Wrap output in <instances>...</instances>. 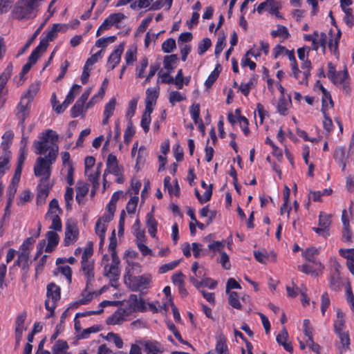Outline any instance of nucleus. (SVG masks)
<instances>
[{
	"instance_id": "nucleus-1",
	"label": "nucleus",
	"mask_w": 354,
	"mask_h": 354,
	"mask_svg": "<svg viewBox=\"0 0 354 354\" xmlns=\"http://www.w3.org/2000/svg\"><path fill=\"white\" fill-rule=\"evenodd\" d=\"M57 140L58 135L56 132L47 129L41 133L39 140L33 142L35 153L40 155L36 159L34 174L37 177H41V183L49 182L52 165L55 163L58 154V147L53 145Z\"/></svg>"
},
{
	"instance_id": "nucleus-2",
	"label": "nucleus",
	"mask_w": 354,
	"mask_h": 354,
	"mask_svg": "<svg viewBox=\"0 0 354 354\" xmlns=\"http://www.w3.org/2000/svg\"><path fill=\"white\" fill-rule=\"evenodd\" d=\"M21 5L17 8L16 14L19 19H30L36 15L37 8L43 0H21Z\"/></svg>"
},
{
	"instance_id": "nucleus-3",
	"label": "nucleus",
	"mask_w": 354,
	"mask_h": 354,
	"mask_svg": "<svg viewBox=\"0 0 354 354\" xmlns=\"http://www.w3.org/2000/svg\"><path fill=\"white\" fill-rule=\"evenodd\" d=\"M60 292L59 286L54 283H50L47 286L46 296L48 299L45 301V307L46 310L50 312V314L47 316L48 318L53 315L56 302L60 299Z\"/></svg>"
},
{
	"instance_id": "nucleus-4",
	"label": "nucleus",
	"mask_w": 354,
	"mask_h": 354,
	"mask_svg": "<svg viewBox=\"0 0 354 354\" xmlns=\"http://www.w3.org/2000/svg\"><path fill=\"white\" fill-rule=\"evenodd\" d=\"M128 286L132 291H138L143 289H147L149 287L151 282V276L149 274L139 275V276H130L128 279Z\"/></svg>"
},
{
	"instance_id": "nucleus-5",
	"label": "nucleus",
	"mask_w": 354,
	"mask_h": 354,
	"mask_svg": "<svg viewBox=\"0 0 354 354\" xmlns=\"http://www.w3.org/2000/svg\"><path fill=\"white\" fill-rule=\"evenodd\" d=\"M62 26L59 24H54L53 28L47 32L46 36L41 39L39 44L35 48L41 53L46 50L49 41L54 40L57 32L61 30Z\"/></svg>"
},
{
	"instance_id": "nucleus-6",
	"label": "nucleus",
	"mask_w": 354,
	"mask_h": 354,
	"mask_svg": "<svg viewBox=\"0 0 354 354\" xmlns=\"http://www.w3.org/2000/svg\"><path fill=\"white\" fill-rule=\"evenodd\" d=\"M30 113V101L25 102V99H21L17 107L16 116L19 120L18 126L21 127L22 132L25 130V120Z\"/></svg>"
},
{
	"instance_id": "nucleus-7",
	"label": "nucleus",
	"mask_w": 354,
	"mask_h": 354,
	"mask_svg": "<svg viewBox=\"0 0 354 354\" xmlns=\"http://www.w3.org/2000/svg\"><path fill=\"white\" fill-rule=\"evenodd\" d=\"M79 237V229L73 221H67L65 229L64 245L66 246L74 243Z\"/></svg>"
},
{
	"instance_id": "nucleus-8",
	"label": "nucleus",
	"mask_w": 354,
	"mask_h": 354,
	"mask_svg": "<svg viewBox=\"0 0 354 354\" xmlns=\"http://www.w3.org/2000/svg\"><path fill=\"white\" fill-rule=\"evenodd\" d=\"M330 224V216L321 212L319 216V227H313V230L319 235L326 238L329 236L328 231Z\"/></svg>"
},
{
	"instance_id": "nucleus-9",
	"label": "nucleus",
	"mask_w": 354,
	"mask_h": 354,
	"mask_svg": "<svg viewBox=\"0 0 354 354\" xmlns=\"http://www.w3.org/2000/svg\"><path fill=\"white\" fill-rule=\"evenodd\" d=\"M107 173L113 174L115 176H120L122 173L120 167L118 165L117 158L112 153L109 154L107 157L106 169H105L103 175L104 188H105L107 183L106 180V175Z\"/></svg>"
},
{
	"instance_id": "nucleus-10",
	"label": "nucleus",
	"mask_w": 354,
	"mask_h": 354,
	"mask_svg": "<svg viewBox=\"0 0 354 354\" xmlns=\"http://www.w3.org/2000/svg\"><path fill=\"white\" fill-rule=\"evenodd\" d=\"M127 304L131 312H146L147 307L145 300L137 295H130Z\"/></svg>"
},
{
	"instance_id": "nucleus-11",
	"label": "nucleus",
	"mask_w": 354,
	"mask_h": 354,
	"mask_svg": "<svg viewBox=\"0 0 354 354\" xmlns=\"http://www.w3.org/2000/svg\"><path fill=\"white\" fill-rule=\"evenodd\" d=\"M81 271L86 279V288H89L95 281L94 261L81 262Z\"/></svg>"
},
{
	"instance_id": "nucleus-12",
	"label": "nucleus",
	"mask_w": 354,
	"mask_h": 354,
	"mask_svg": "<svg viewBox=\"0 0 354 354\" xmlns=\"http://www.w3.org/2000/svg\"><path fill=\"white\" fill-rule=\"evenodd\" d=\"M124 48V44L122 43L120 44L110 55L108 59V64L111 65V70H113L119 64Z\"/></svg>"
},
{
	"instance_id": "nucleus-13",
	"label": "nucleus",
	"mask_w": 354,
	"mask_h": 354,
	"mask_svg": "<svg viewBox=\"0 0 354 354\" xmlns=\"http://www.w3.org/2000/svg\"><path fill=\"white\" fill-rule=\"evenodd\" d=\"M119 264L111 263L104 266V275L110 279L111 283L116 282L119 279L120 270Z\"/></svg>"
},
{
	"instance_id": "nucleus-14",
	"label": "nucleus",
	"mask_w": 354,
	"mask_h": 354,
	"mask_svg": "<svg viewBox=\"0 0 354 354\" xmlns=\"http://www.w3.org/2000/svg\"><path fill=\"white\" fill-rule=\"evenodd\" d=\"M50 189V183H41L39 182L38 185V192L37 195V203L38 205L44 203L46 199L49 194V190Z\"/></svg>"
},
{
	"instance_id": "nucleus-15",
	"label": "nucleus",
	"mask_w": 354,
	"mask_h": 354,
	"mask_svg": "<svg viewBox=\"0 0 354 354\" xmlns=\"http://www.w3.org/2000/svg\"><path fill=\"white\" fill-rule=\"evenodd\" d=\"M146 225L149 234L153 238L156 237L157 233L158 222L154 218L153 209L148 212L146 216Z\"/></svg>"
},
{
	"instance_id": "nucleus-16",
	"label": "nucleus",
	"mask_w": 354,
	"mask_h": 354,
	"mask_svg": "<svg viewBox=\"0 0 354 354\" xmlns=\"http://www.w3.org/2000/svg\"><path fill=\"white\" fill-rule=\"evenodd\" d=\"M144 351L146 354H162V345L156 341H146L144 343Z\"/></svg>"
},
{
	"instance_id": "nucleus-17",
	"label": "nucleus",
	"mask_w": 354,
	"mask_h": 354,
	"mask_svg": "<svg viewBox=\"0 0 354 354\" xmlns=\"http://www.w3.org/2000/svg\"><path fill=\"white\" fill-rule=\"evenodd\" d=\"M288 333L285 328L277 335L276 340L279 345H282L283 348L288 352H292L293 348L290 343L287 342Z\"/></svg>"
},
{
	"instance_id": "nucleus-18",
	"label": "nucleus",
	"mask_w": 354,
	"mask_h": 354,
	"mask_svg": "<svg viewBox=\"0 0 354 354\" xmlns=\"http://www.w3.org/2000/svg\"><path fill=\"white\" fill-rule=\"evenodd\" d=\"M41 53L37 50L36 48H35L32 52L31 53L30 55L28 57V62L24 65L21 72V76H24L25 74H26L31 68L32 66L35 64L39 57H40Z\"/></svg>"
},
{
	"instance_id": "nucleus-19",
	"label": "nucleus",
	"mask_w": 354,
	"mask_h": 354,
	"mask_svg": "<svg viewBox=\"0 0 354 354\" xmlns=\"http://www.w3.org/2000/svg\"><path fill=\"white\" fill-rule=\"evenodd\" d=\"M348 76L347 71H338L337 73L334 75V77L330 79L333 84L336 85H341L343 89L348 93V86L346 82V80Z\"/></svg>"
},
{
	"instance_id": "nucleus-20",
	"label": "nucleus",
	"mask_w": 354,
	"mask_h": 354,
	"mask_svg": "<svg viewBox=\"0 0 354 354\" xmlns=\"http://www.w3.org/2000/svg\"><path fill=\"white\" fill-rule=\"evenodd\" d=\"M12 69V64L10 63L5 68L4 71L0 75V95L6 93L4 90L5 86L11 76Z\"/></svg>"
},
{
	"instance_id": "nucleus-21",
	"label": "nucleus",
	"mask_w": 354,
	"mask_h": 354,
	"mask_svg": "<svg viewBox=\"0 0 354 354\" xmlns=\"http://www.w3.org/2000/svg\"><path fill=\"white\" fill-rule=\"evenodd\" d=\"M48 244L45 248L46 252H51L59 243V236L53 231H49L46 234Z\"/></svg>"
},
{
	"instance_id": "nucleus-22",
	"label": "nucleus",
	"mask_w": 354,
	"mask_h": 354,
	"mask_svg": "<svg viewBox=\"0 0 354 354\" xmlns=\"http://www.w3.org/2000/svg\"><path fill=\"white\" fill-rule=\"evenodd\" d=\"M319 250L315 247H311L307 248L304 254V257L308 261H311L313 263H315L317 266H318L320 270H322L324 268L323 265L320 262H317L315 261V256H317L319 254Z\"/></svg>"
},
{
	"instance_id": "nucleus-23",
	"label": "nucleus",
	"mask_w": 354,
	"mask_h": 354,
	"mask_svg": "<svg viewBox=\"0 0 354 354\" xmlns=\"http://www.w3.org/2000/svg\"><path fill=\"white\" fill-rule=\"evenodd\" d=\"M339 339L342 346L338 347V349L339 351L340 354H343L344 353L346 352L348 350H349V345H350V338L348 332H339L338 333H336Z\"/></svg>"
},
{
	"instance_id": "nucleus-24",
	"label": "nucleus",
	"mask_w": 354,
	"mask_h": 354,
	"mask_svg": "<svg viewBox=\"0 0 354 354\" xmlns=\"http://www.w3.org/2000/svg\"><path fill=\"white\" fill-rule=\"evenodd\" d=\"M215 350L217 354H229L226 338L223 335L216 337Z\"/></svg>"
},
{
	"instance_id": "nucleus-25",
	"label": "nucleus",
	"mask_w": 354,
	"mask_h": 354,
	"mask_svg": "<svg viewBox=\"0 0 354 354\" xmlns=\"http://www.w3.org/2000/svg\"><path fill=\"white\" fill-rule=\"evenodd\" d=\"M124 321V311L116 310L111 316L106 319L108 325L120 324Z\"/></svg>"
},
{
	"instance_id": "nucleus-26",
	"label": "nucleus",
	"mask_w": 354,
	"mask_h": 354,
	"mask_svg": "<svg viewBox=\"0 0 354 354\" xmlns=\"http://www.w3.org/2000/svg\"><path fill=\"white\" fill-rule=\"evenodd\" d=\"M333 157L339 164L342 165L344 169L346 167V160L347 158L345 149L342 147H336L334 151Z\"/></svg>"
},
{
	"instance_id": "nucleus-27",
	"label": "nucleus",
	"mask_w": 354,
	"mask_h": 354,
	"mask_svg": "<svg viewBox=\"0 0 354 354\" xmlns=\"http://www.w3.org/2000/svg\"><path fill=\"white\" fill-rule=\"evenodd\" d=\"M77 187L76 189V201L78 203H80L83 198L87 194L88 192V186L87 184L77 182Z\"/></svg>"
},
{
	"instance_id": "nucleus-28",
	"label": "nucleus",
	"mask_w": 354,
	"mask_h": 354,
	"mask_svg": "<svg viewBox=\"0 0 354 354\" xmlns=\"http://www.w3.org/2000/svg\"><path fill=\"white\" fill-rule=\"evenodd\" d=\"M344 314L339 309L337 310V319L334 322V330L335 333L343 332L344 326Z\"/></svg>"
},
{
	"instance_id": "nucleus-29",
	"label": "nucleus",
	"mask_w": 354,
	"mask_h": 354,
	"mask_svg": "<svg viewBox=\"0 0 354 354\" xmlns=\"http://www.w3.org/2000/svg\"><path fill=\"white\" fill-rule=\"evenodd\" d=\"M68 348L66 341L58 339L52 348L53 354H64L65 351Z\"/></svg>"
},
{
	"instance_id": "nucleus-30",
	"label": "nucleus",
	"mask_w": 354,
	"mask_h": 354,
	"mask_svg": "<svg viewBox=\"0 0 354 354\" xmlns=\"http://www.w3.org/2000/svg\"><path fill=\"white\" fill-rule=\"evenodd\" d=\"M301 68L303 69V80H299V84H306L308 77L310 75L311 62L308 59L302 60Z\"/></svg>"
},
{
	"instance_id": "nucleus-31",
	"label": "nucleus",
	"mask_w": 354,
	"mask_h": 354,
	"mask_svg": "<svg viewBox=\"0 0 354 354\" xmlns=\"http://www.w3.org/2000/svg\"><path fill=\"white\" fill-rule=\"evenodd\" d=\"M148 64L149 62L147 57H144L140 59L139 65L136 68V77L137 78H143L145 77V71Z\"/></svg>"
},
{
	"instance_id": "nucleus-32",
	"label": "nucleus",
	"mask_w": 354,
	"mask_h": 354,
	"mask_svg": "<svg viewBox=\"0 0 354 354\" xmlns=\"http://www.w3.org/2000/svg\"><path fill=\"white\" fill-rule=\"evenodd\" d=\"M290 102V97H289L288 101L286 100L284 95H281L277 105V111L281 115H286L288 114V107Z\"/></svg>"
},
{
	"instance_id": "nucleus-33",
	"label": "nucleus",
	"mask_w": 354,
	"mask_h": 354,
	"mask_svg": "<svg viewBox=\"0 0 354 354\" xmlns=\"http://www.w3.org/2000/svg\"><path fill=\"white\" fill-rule=\"evenodd\" d=\"M177 61L178 57L175 54L165 56L163 61L164 68L167 69L169 73H172L174 68L173 64H176Z\"/></svg>"
},
{
	"instance_id": "nucleus-34",
	"label": "nucleus",
	"mask_w": 354,
	"mask_h": 354,
	"mask_svg": "<svg viewBox=\"0 0 354 354\" xmlns=\"http://www.w3.org/2000/svg\"><path fill=\"white\" fill-rule=\"evenodd\" d=\"M339 273H331L329 278V287L334 291L340 290Z\"/></svg>"
},
{
	"instance_id": "nucleus-35",
	"label": "nucleus",
	"mask_w": 354,
	"mask_h": 354,
	"mask_svg": "<svg viewBox=\"0 0 354 354\" xmlns=\"http://www.w3.org/2000/svg\"><path fill=\"white\" fill-rule=\"evenodd\" d=\"M86 108H84V103L82 102L80 100H77L75 104L71 108V113L72 118H77L80 114L83 113L84 111H86Z\"/></svg>"
},
{
	"instance_id": "nucleus-36",
	"label": "nucleus",
	"mask_w": 354,
	"mask_h": 354,
	"mask_svg": "<svg viewBox=\"0 0 354 354\" xmlns=\"http://www.w3.org/2000/svg\"><path fill=\"white\" fill-rule=\"evenodd\" d=\"M39 89V84L35 83L32 84L30 86L27 93L24 97H21V99H25V102L30 101V103L32 100L34 96L37 94V91Z\"/></svg>"
},
{
	"instance_id": "nucleus-37",
	"label": "nucleus",
	"mask_w": 354,
	"mask_h": 354,
	"mask_svg": "<svg viewBox=\"0 0 354 354\" xmlns=\"http://www.w3.org/2000/svg\"><path fill=\"white\" fill-rule=\"evenodd\" d=\"M107 225L100 221H97L95 223V233L100 237L101 241L104 242L105 238V233L106 231Z\"/></svg>"
},
{
	"instance_id": "nucleus-38",
	"label": "nucleus",
	"mask_w": 354,
	"mask_h": 354,
	"mask_svg": "<svg viewBox=\"0 0 354 354\" xmlns=\"http://www.w3.org/2000/svg\"><path fill=\"white\" fill-rule=\"evenodd\" d=\"M328 107H333V102L332 100L330 94L327 92L325 94H323L322 96V112L323 114H325V112L328 110Z\"/></svg>"
},
{
	"instance_id": "nucleus-39",
	"label": "nucleus",
	"mask_w": 354,
	"mask_h": 354,
	"mask_svg": "<svg viewBox=\"0 0 354 354\" xmlns=\"http://www.w3.org/2000/svg\"><path fill=\"white\" fill-rule=\"evenodd\" d=\"M176 47V41L173 38L167 39L162 44V50L167 53L172 52Z\"/></svg>"
},
{
	"instance_id": "nucleus-40",
	"label": "nucleus",
	"mask_w": 354,
	"mask_h": 354,
	"mask_svg": "<svg viewBox=\"0 0 354 354\" xmlns=\"http://www.w3.org/2000/svg\"><path fill=\"white\" fill-rule=\"evenodd\" d=\"M116 39L115 36H110L108 37H101L95 42V46L97 48H105L108 44L113 43Z\"/></svg>"
},
{
	"instance_id": "nucleus-41",
	"label": "nucleus",
	"mask_w": 354,
	"mask_h": 354,
	"mask_svg": "<svg viewBox=\"0 0 354 354\" xmlns=\"http://www.w3.org/2000/svg\"><path fill=\"white\" fill-rule=\"evenodd\" d=\"M153 0H138L132 2L130 8L132 10H137L141 8H146L149 7L152 3Z\"/></svg>"
},
{
	"instance_id": "nucleus-42",
	"label": "nucleus",
	"mask_w": 354,
	"mask_h": 354,
	"mask_svg": "<svg viewBox=\"0 0 354 354\" xmlns=\"http://www.w3.org/2000/svg\"><path fill=\"white\" fill-rule=\"evenodd\" d=\"M229 294V304L233 308L236 309L241 308V304L239 301V296L236 292L232 291L230 292H227Z\"/></svg>"
},
{
	"instance_id": "nucleus-43",
	"label": "nucleus",
	"mask_w": 354,
	"mask_h": 354,
	"mask_svg": "<svg viewBox=\"0 0 354 354\" xmlns=\"http://www.w3.org/2000/svg\"><path fill=\"white\" fill-rule=\"evenodd\" d=\"M212 41L209 38H204L198 46V53L200 55H203L211 46Z\"/></svg>"
},
{
	"instance_id": "nucleus-44",
	"label": "nucleus",
	"mask_w": 354,
	"mask_h": 354,
	"mask_svg": "<svg viewBox=\"0 0 354 354\" xmlns=\"http://www.w3.org/2000/svg\"><path fill=\"white\" fill-rule=\"evenodd\" d=\"M17 192V185L15 184L14 180L12 181L11 185L9 186L7 192L8 195V204L6 205V210L10 207L11 203L15 197Z\"/></svg>"
},
{
	"instance_id": "nucleus-45",
	"label": "nucleus",
	"mask_w": 354,
	"mask_h": 354,
	"mask_svg": "<svg viewBox=\"0 0 354 354\" xmlns=\"http://www.w3.org/2000/svg\"><path fill=\"white\" fill-rule=\"evenodd\" d=\"M225 45V37L224 34H223L222 35H219L218 39H217L216 46H215L214 53L216 57H218L220 55V53L222 52Z\"/></svg>"
},
{
	"instance_id": "nucleus-46",
	"label": "nucleus",
	"mask_w": 354,
	"mask_h": 354,
	"mask_svg": "<svg viewBox=\"0 0 354 354\" xmlns=\"http://www.w3.org/2000/svg\"><path fill=\"white\" fill-rule=\"evenodd\" d=\"M136 48H129L125 53V60L126 63L128 65L133 64L134 61L136 60Z\"/></svg>"
},
{
	"instance_id": "nucleus-47",
	"label": "nucleus",
	"mask_w": 354,
	"mask_h": 354,
	"mask_svg": "<svg viewBox=\"0 0 354 354\" xmlns=\"http://www.w3.org/2000/svg\"><path fill=\"white\" fill-rule=\"evenodd\" d=\"M13 137H14V133L10 130L6 131L3 133V135L2 136L3 141L1 142V147H3V149H5L8 147L9 144L11 142L12 140L13 139Z\"/></svg>"
},
{
	"instance_id": "nucleus-48",
	"label": "nucleus",
	"mask_w": 354,
	"mask_h": 354,
	"mask_svg": "<svg viewBox=\"0 0 354 354\" xmlns=\"http://www.w3.org/2000/svg\"><path fill=\"white\" fill-rule=\"evenodd\" d=\"M158 97V93L156 88H148L147 90L146 102H151V104H156Z\"/></svg>"
},
{
	"instance_id": "nucleus-49",
	"label": "nucleus",
	"mask_w": 354,
	"mask_h": 354,
	"mask_svg": "<svg viewBox=\"0 0 354 354\" xmlns=\"http://www.w3.org/2000/svg\"><path fill=\"white\" fill-rule=\"evenodd\" d=\"M61 209L59 207L58 201L57 199L53 198L49 203V209L48 213L46 214V216H48L50 214H57V212H61Z\"/></svg>"
},
{
	"instance_id": "nucleus-50",
	"label": "nucleus",
	"mask_w": 354,
	"mask_h": 354,
	"mask_svg": "<svg viewBox=\"0 0 354 354\" xmlns=\"http://www.w3.org/2000/svg\"><path fill=\"white\" fill-rule=\"evenodd\" d=\"M138 202V197L136 196L130 198L126 206V209L129 214H133L135 212Z\"/></svg>"
},
{
	"instance_id": "nucleus-51",
	"label": "nucleus",
	"mask_w": 354,
	"mask_h": 354,
	"mask_svg": "<svg viewBox=\"0 0 354 354\" xmlns=\"http://www.w3.org/2000/svg\"><path fill=\"white\" fill-rule=\"evenodd\" d=\"M115 98L111 99L109 102L105 105L104 115H107V116H111L113 113V111L115 110Z\"/></svg>"
},
{
	"instance_id": "nucleus-52",
	"label": "nucleus",
	"mask_w": 354,
	"mask_h": 354,
	"mask_svg": "<svg viewBox=\"0 0 354 354\" xmlns=\"http://www.w3.org/2000/svg\"><path fill=\"white\" fill-rule=\"evenodd\" d=\"M135 133V131L133 127V123L130 120L128 122L127 128L125 130L124 135V142H129L131 140L132 137L133 136Z\"/></svg>"
},
{
	"instance_id": "nucleus-53",
	"label": "nucleus",
	"mask_w": 354,
	"mask_h": 354,
	"mask_svg": "<svg viewBox=\"0 0 354 354\" xmlns=\"http://www.w3.org/2000/svg\"><path fill=\"white\" fill-rule=\"evenodd\" d=\"M185 99L178 91H171L169 94V102L174 106L176 102H181Z\"/></svg>"
},
{
	"instance_id": "nucleus-54",
	"label": "nucleus",
	"mask_w": 354,
	"mask_h": 354,
	"mask_svg": "<svg viewBox=\"0 0 354 354\" xmlns=\"http://www.w3.org/2000/svg\"><path fill=\"white\" fill-rule=\"evenodd\" d=\"M339 253L342 257L346 259V262L354 260V249H340Z\"/></svg>"
},
{
	"instance_id": "nucleus-55",
	"label": "nucleus",
	"mask_w": 354,
	"mask_h": 354,
	"mask_svg": "<svg viewBox=\"0 0 354 354\" xmlns=\"http://www.w3.org/2000/svg\"><path fill=\"white\" fill-rule=\"evenodd\" d=\"M190 113L194 123L198 124L201 120L199 104L192 105L190 109Z\"/></svg>"
},
{
	"instance_id": "nucleus-56",
	"label": "nucleus",
	"mask_w": 354,
	"mask_h": 354,
	"mask_svg": "<svg viewBox=\"0 0 354 354\" xmlns=\"http://www.w3.org/2000/svg\"><path fill=\"white\" fill-rule=\"evenodd\" d=\"M102 165V163H99L95 173L89 176V180L93 183L95 187L99 185V178L100 176V169Z\"/></svg>"
},
{
	"instance_id": "nucleus-57",
	"label": "nucleus",
	"mask_w": 354,
	"mask_h": 354,
	"mask_svg": "<svg viewBox=\"0 0 354 354\" xmlns=\"http://www.w3.org/2000/svg\"><path fill=\"white\" fill-rule=\"evenodd\" d=\"M330 305V298L327 292H324L322 295V304H321V310L322 315H325V312L326 309L328 308Z\"/></svg>"
},
{
	"instance_id": "nucleus-58",
	"label": "nucleus",
	"mask_w": 354,
	"mask_h": 354,
	"mask_svg": "<svg viewBox=\"0 0 354 354\" xmlns=\"http://www.w3.org/2000/svg\"><path fill=\"white\" fill-rule=\"evenodd\" d=\"M51 219L52 223L50 228L56 231H61L62 225L59 216L57 214L53 215Z\"/></svg>"
},
{
	"instance_id": "nucleus-59",
	"label": "nucleus",
	"mask_w": 354,
	"mask_h": 354,
	"mask_svg": "<svg viewBox=\"0 0 354 354\" xmlns=\"http://www.w3.org/2000/svg\"><path fill=\"white\" fill-rule=\"evenodd\" d=\"M179 263V261H174L168 263H165L159 268L160 273H165L169 270L174 269Z\"/></svg>"
},
{
	"instance_id": "nucleus-60",
	"label": "nucleus",
	"mask_w": 354,
	"mask_h": 354,
	"mask_svg": "<svg viewBox=\"0 0 354 354\" xmlns=\"http://www.w3.org/2000/svg\"><path fill=\"white\" fill-rule=\"evenodd\" d=\"M58 270L64 275L67 280L68 281V283H71L72 281V270L68 266H59L57 268Z\"/></svg>"
},
{
	"instance_id": "nucleus-61",
	"label": "nucleus",
	"mask_w": 354,
	"mask_h": 354,
	"mask_svg": "<svg viewBox=\"0 0 354 354\" xmlns=\"http://www.w3.org/2000/svg\"><path fill=\"white\" fill-rule=\"evenodd\" d=\"M304 330L305 335L308 337V339L306 342L308 341H312L313 333H312V328L310 327V321L308 319H304L303 323Z\"/></svg>"
},
{
	"instance_id": "nucleus-62",
	"label": "nucleus",
	"mask_w": 354,
	"mask_h": 354,
	"mask_svg": "<svg viewBox=\"0 0 354 354\" xmlns=\"http://www.w3.org/2000/svg\"><path fill=\"white\" fill-rule=\"evenodd\" d=\"M108 17L109 18L112 25H116L118 23H120L122 19H124L126 17L124 14L121 12H118L111 14Z\"/></svg>"
},
{
	"instance_id": "nucleus-63",
	"label": "nucleus",
	"mask_w": 354,
	"mask_h": 354,
	"mask_svg": "<svg viewBox=\"0 0 354 354\" xmlns=\"http://www.w3.org/2000/svg\"><path fill=\"white\" fill-rule=\"evenodd\" d=\"M26 319V313H24L20 315H19L15 321L16 324V329H21V330H26L24 328V322Z\"/></svg>"
},
{
	"instance_id": "nucleus-64",
	"label": "nucleus",
	"mask_w": 354,
	"mask_h": 354,
	"mask_svg": "<svg viewBox=\"0 0 354 354\" xmlns=\"http://www.w3.org/2000/svg\"><path fill=\"white\" fill-rule=\"evenodd\" d=\"M268 2V5L267 7V11H268L270 14L278 13V10L279 9V4L277 1L274 0H267Z\"/></svg>"
}]
</instances>
